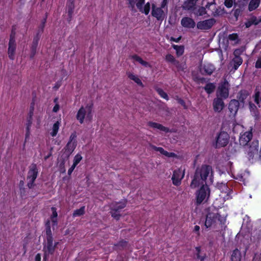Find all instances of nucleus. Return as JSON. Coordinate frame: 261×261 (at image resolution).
I'll return each mask as SVG.
<instances>
[{
    "label": "nucleus",
    "mask_w": 261,
    "mask_h": 261,
    "mask_svg": "<svg viewBox=\"0 0 261 261\" xmlns=\"http://www.w3.org/2000/svg\"><path fill=\"white\" fill-rule=\"evenodd\" d=\"M35 261H41V255L39 253L35 256Z\"/></svg>",
    "instance_id": "55"
},
{
    "label": "nucleus",
    "mask_w": 261,
    "mask_h": 261,
    "mask_svg": "<svg viewBox=\"0 0 261 261\" xmlns=\"http://www.w3.org/2000/svg\"><path fill=\"white\" fill-rule=\"evenodd\" d=\"M229 84L225 79L218 86L217 91V97L226 99L229 95Z\"/></svg>",
    "instance_id": "8"
},
{
    "label": "nucleus",
    "mask_w": 261,
    "mask_h": 261,
    "mask_svg": "<svg viewBox=\"0 0 261 261\" xmlns=\"http://www.w3.org/2000/svg\"><path fill=\"white\" fill-rule=\"evenodd\" d=\"M132 7L136 5L140 12L145 15H148L150 10V5L149 2L145 4V0H128Z\"/></svg>",
    "instance_id": "7"
},
{
    "label": "nucleus",
    "mask_w": 261,
    "mask_h": 261,
    "mask_svg": "<svg viewBox=\"0 0 261 261\" xmlns=\"http://www.w3.org/2000/svg\"><path fill=\"white\" fill-rule=\"evenodd\" d=\"M52 214L50 216V221L52 223L53 228L54 229L55 227L57 225V213L56 209L55 207H51V208Z\"/></svg>",
    "instance_id": "26"
},
{
    "label": "nucleus",
    "mask_w": 261,
    "mask_h": 261,
    "mask_svg": "<svg viewBox=\"0 0 261 261\" xmlns=\"http://www.w3.org/2000/svg\"><path fill=\"white\" fill-rule=\"evenodd\" d=\"M251 22L254 25H257L261 23V17H256L255 16H252L250 17Z\"/></svg>",
    "instance_id": "42"
},
{
    "label": "nucleus",
    "mask_w": 261,
    "mask_h": 261,
    "mask_svg": "<svg viewBox=\"0 0 261 261\" xmlns=\"http://www.w3.org/2000/svg\"><path fill=\"white\" fill-rule=\"evenodd\" d=\"M181 24L184 28L191 29L194 28L196 24L192 18L188 17H185L181 20Z\"/></svg>",
    "instance_id": "21"
},
{
    "label": "nucleus",
    "mask_w": 261,
    "mask_h": 261,
    "mask_svg": "<svg viewBox=\"0 0 261 261\" xmlns=\"http://www.w3.org/2000/svg\"><path fill=\"white\" fill-rule=\"evenodd\" d=\"M38 174V169L36 165H32L28 172L27 180L28 186L31 188L33 187V182Z\"/></svg>",
    "instance_id": "10"
},
{
    "label": "nucleus",
    "mask_w": 261,
    "mask_h": 261,
    "mask_svg": "<svg viewBox=\"0 0 261 261\" xmlns=\"http://www.w3.org/2000/svg\"><path fill=\"white\" fill-rule=\"evenodd\" d=\"M237 66H235V70H237Z\"/></svg>",
    "instance_id": "59"
},
{
    "label": "nucleus",
    "mask_w": 261,
    "mask_h": 261,
    "mask_svg": "<svg viewBox=\"0 0 261 261\" xmlns=\"http://www.w3.org/2000/svg\"><path fill=\"white\" fill-rule=\"evenodd\" d=\"M43 27H44V24H43L41 26V27L40 28V29L39 30V32L37 33V35L33 39V41L32 44L31 46V48L32 57H33L36 53L37 45H38V42H39V40L40 37V34L43 31Z\"/></svg>",
    "instance_id": "17"
},
{
    "label": "nucleus",
    "mask_w": 261,
    "mask_h": 261,
    "mask_svg": "<svg viewBox=\"0 0 261 261\" xmlns=\"http://www.w3.org/2000/svg\"><path fill=\"white\" fill-rule=\"evenodd\" d=\"M249 108H250V110L251 112L252 113V114L256 115V106L254 105H253L251 103H249Z\"/></svg>",
    "instance_id": "46"
},
{
    "label": "nucleus",
    "mask_w": 261,
    "mask_h": 261,
    "mask_svg": "<svg viewBox=\"0 0 261 261\" xmlns=\"http://www.w3.org/2000/svg\"><path fill=\"white\" fill-rule=\"evenodd\" d=\"M84 213H85V207L83 206V207H81L80 208L75 210L73 214V216L74 217L80 216L83 215Z\"/></svg>",
    "instance_id": "37"
},
{
    "label": "nucleus",
    "mask_w": 261,
    "mask_h": 261,
    "mask_svg": "<svg viewBox=\"0 0 261 261\" xmlns=\"http://www.w3.org/2000/svg\"><path fill=\"white\" fill-rule=\"evenodd\" d=\"M31 135V130H25V141L29 140Z\"/></svg>",
    "instance_id": "51"
},
{
    "label": "nucleus",
    "mask_w": 261,
    "mask_h": 261,
    "mask_svg": "<svg viewBox=\"0 0 261 261\" xmlns=\"http://www.w3.org/2000/svg\"><path fill=\"white\" fill-rule=\"evenodd\" d=\"M196 16H202L206 13L205 9L204 7H200L194 12Z\"/></svg>",
    "instance_id": "40"
},
{
    "label": "nucleus",
    "mask_w": 261,
    "mask_h": 261,
    "mask_svg": "<svg viewBox=\"0 0 261 261\" xmlns=\"http://www.w3.org/2000/svg\"><path fill=\"white\" fill-rule=\"evenodd\" d=\"M60 124V123L59 121H57L56 123L54 124L52 128V130L50 133V135H51V136L55 137L56 136L58 132Z\"/></svg>",
    "instance_id": "34"
},
{
    "label": "nucleus",
    "mask_w": 261,
    "mask_h": 261,
    "mask_svg": "<svg viewBox=\"0 0 261 261\" xmlns=\"http://www.w3.org/2000/svg\"><path fill=\"white\" fill-rule=\"evenodd\" d=\"M229 140V135L225 132H221L216 138L215 146L216 147H224L228 144Z\"/></svg>",
    "instance_id": "9"
},
{
    "label": "nucleus",
    "mask_w": 261,
    "mask_h": 261,
    "mask_svg": "<svg viewBox=\"0 0 261 261\" xmlns=\"http://www.w3.org/2000/svg\"><path fill=\"white\" fill-rule=\"evenodd\" d=\"M258 147V143L257 141L253 142L249 147H247V151L249 161L253 162L254 159H258L261 162V147L258 156L257 155Z\"/></svg>",
    "instance_id": "6"
},
{
    "label": "nucleus",
    "mask_w": 261,
    "mask_h": 261,
    "mask_svg": "<svg viewBox=\"0 0 261 261\" xmlns=\"http://www.w3.org/2000/svg\"><path fill=\"white\" fill-rule=\"evenodd\" d=\"M216 88V85L214 83H208L204 87V90L208 94H211L214 92Z\"/></svg>",
    "instance_id": "32"
},
{
    "label": "nucleus",
    "mask_w": 261,
    "mask_h": 261,
    "mask_svg": "<svg viewBox=\"0 0 261 261\" xmlns=\"http://www.w3.org/2000/svg\"><path fill=\"white\" fill-rule=\"evenodd\" d=\"M54 102L56 103L55 106L54 107L53 111L54 112H57L60 109V106L58 103V98H55L54 100Z\"/></svg>",
    "instance_id": "47"
},
{
    "label": "nucleus",
    "mask_w": 261,
    "mask_h": 261,
    "mask_svg": "<svg viewBox=\"0 0 261 261\" xmlns=\"http://www.w3.org/2000/svg\"><path fill=\"white\" fill-rule=\"evenodd\" d=\"M152 148L154 150L160 152L161 154H162L163 155H164L166 156H167L169 158H172V157H174L175 156V154L174 153L168 152L167 151L165 150L162 147H158L156 146H152Z\"/></svg>",
    "instance_id": "24"
},
{
    "label": "nucleus",
    "mask_w": 261,
    "mask_h": 261,
    "mask_svg": "<svg viewBox=\"0 0 261 261\" xmlns=\"http://www.w3.org/2000/svg\"><path fill=\"white\" fill-rule=\"evenodd\" d=\"M156 91L161 97L167 100H168V95L162 89L158 88L156 89Z\"/></svg>",
    "instance_id": "41"
},
{
    "label": "nucleus",
    "mask_w": 261,
    "mask_h": 261,
    "mask_svg": "<svg viewBox=\"0 0 261 261\" xmlns=\"http://www.w3.org/2000/svg\"><path fill=\"white\" fill-rule=\"evenodd\" d=\"M259 92L258 91H256L254 96V101L257 105H259Z\"/></svg>",
    "instance_id": "48"
},
{
    "label": "nucleus",
    "mask_w": 261,
    "mask_h": 261,
    "mask_svg": "<svg viewBox=\"0 0 261 261\" xmlns=\"http://www.w3.org/2000/svg\"><path fill=\"white\" fill-rule=\"evenodd\" d=\"M214 5V3H208L206 6V8L208 9L211 6H213Z\"/></svg>",
    "instance_id": "56"
},
{
    "label": "nucleus",
    "mask_w": 261,
    "mask_h": 261,
    "mask_svg": "<svg viewBox=\"0 0 261 261\" xmlns=\"http://www.w3.org/2000/svg\"><path fill=\"white\" fill-rule=\"evenodd\" d=\"M259 65V66H260L261 65V59H259L257 62H256V65Z\"/></svg>",
    "instance_id": "57"
},
{
    "label": "nucleus",
    "mask_w": 261,
    "mask_h": 261,
    "mask_svg": "<svg viewBox=\"0 0 261 261\" xmlns=\"http://www.w3.org/2000/svg\"><path fill=\"white\" fill-rule=\"evenodd\" d=\"M47 228L46 231V240L44 242V260H45L47 257L52 254L54 251L57 245L58 244L57 242H53V239L51 236V230L50 228V222L48 221L46 223Z\"/></svg>",
    "instance_id": "3"
},
{
    "label": "nucleus",
    "mask_w": 261,
    "mask_h": 261,
    "mask_svg": "<svg viewBox=\"0 0 261 261\" xmlns=\"http://www.w3.org/2000/svg\"><path fill=\"white\" fill-rule=\"evenodd\" d=\"M196 257H197V258L199 259L200 261H203L205 257H206V255L205 254H203V255H201L200 254V247H196Z\"/></svg>",
    "instance_id": "38"
},
{
    "label": "nucleus",
    "mask_w": 261,
    "mask_h": 261,
    "mask_svg": "<svg viewBox=\"0 0 261 261\" xmlns=\"http://www.w3.org/2000/svg\"><path fill=\"white\" fill-rule=\"evenodd\" d=\"M166 60L170 63H175V62L174 57L172 55L170 54L166 55Z\"/></svg>",
    "instance_id": "44"
},
{
    "label": "nucleus",
    "mask_w": 261,
    "mask_h": 261,
    "mask_svg": "<svg viewBox=\"0 0 261 261\" xmlns=\"http://www.w3.org/2000/svg\"><path fill=\"white\" fill-rule=\"evenodd\" d=\"M228 38L230 40L237 41L238 39V36L236 34H232L229 35Z\"/></svg>",
    "instance_id": "49"
},
{
    "label": "nucleus",
    "mask_w": 261,
    "mask_h": 261,
    "mask_svg": "<svg viewBox=\"0 0 261 261\" xmlns=\"http://www.w3.org/2000/svg\"><path fill=\"white\" fill-rule=\"evenodd\" d=\"M242 50L240 49H236L234 51L233 58L231 64L232 65H241L243 63V59L240 57V55L242 54Z\"/></svg>",
    "instance_id": "19"
},
{
    "label": "nucleus",
    "mask_w": 261,
    "mask_h": 261,
    "mask_svg": "<svg viewBox=\"0 0 261 261\" xmlns=\"http://www.w3.org/2000/svg\"><path fill=\"white\" fill-rule=\"evenodd\" d=\"M68 12L69 15H71L73 13V11L74 8V2L68 0Z\"/></svg>",
    "instance_id": "36"
},
{
    "label": "nucleus",
    "mask_w": 261,
    "mask_h": 261,
    "mask_svg": "<svg viewBox=\"0 0 261 261\" xmlns=\"http://www.w3.org/2000/svg\"><path fill=\"white\" fill-rule=\"evenodd\" d=\"M76 135L75 133L71 134L69 138V140L65 147V150L69 155L74 151L76 146Z\"/></svg>",
    "instance_id": "11"
},
{
    "label": "nucleus",
    "mask_w": 261,
    "mask_h": 261,
    "mask_svg": "<svg viewBox=\"0 0 261 261\" xmlns=\"http://www.w3.org/2000/svg\"><path fill=\"white\" fill-rule=\"evenodd\" d=\"M217 187L219 190H220L221 192V194H220V196L224 199V200L228 199L229 198V196L228 195V193L229 192V189L227 187V186L224 183H220L217 184Z\"/></svg>",
    "instance_id": "18"
},
{
    "label": "nucleus",
    "mask_w": 261,
    "mask_h": 261,
    "mask_svg": "<svg viewBox=\"0 0 261 261\" xmlns=\"http://www.w3.org/2000/svg\"><path fill=\"white\" fill-rule=\"evenodd\" d=\"M128 77L134 82H135L138 86H141V87H144V85L143 84L141 80L140 79V78L136 74L131 73V72H128L127 73Z\"/></svg>",
    "instance_id": "25"
},
{
    "label": "nucleus",
    "mask_w": 261,
    "mask_h": 261,
    "mask_svg": "<svg viewBox=\"0 0 261 261\" xmlns=\"http://www.w3.org/2000/svg\"><path fill=\"white\" fill-rule=\"evenodd\" d=\"M223 98L217 97L213 101V108L215 112H221L224 107V103L222 100Z\"/></svg>",
    "instance_id": "20"
},
{
    "label": "nucleus",
    "mask_w": 261,
    "mask_h": 261,
    "mask_svg": "<svg viewBox=\"0 0 261 261\" xmlns=\"http://www.w3.org/2000/svg\"><path fill=\"white\" fill-rule=\"evenodd\" d=\"M125 205L126 202L125 201L120 202L113 205L112 207V216L114 218L118 219L120 216L119 214L118 213V211L120 210L123 208Z\"/></svg>",
    "instance_id": "14"
},
{
    "label": "nucleus",
    "mask_w": 261,
    "mask_h": 261,
    "mask_svg": "<svg viewBox=\"0 0 261 261\" xmlns=\"http://www.w3.org/2000/svg\"><path fill=\"white\" fill-rule=\"evenodd\" d=\"M253 23H252V22H251V18H250V19L248 20V21H247L246 23H245V25H246V28H249L250 27L251 25H253L252 24Z\"/></svg>",
    "instance_id": "53"
},
{
    "label": "nucleus",
    "mask_w": 261,
    "mask_h": 261,
    "mask_svg": "<svg viewBox=\"0 0 261 261\" xmlns=\"http://www.w3.org/2000/svg\"><path fill=\"white\" fill-rule=\"evenodd\" d=\"M260 4V0H251L249 3L248 9L250 11L256 9Z\"/></svg>",
    "instance_id": "29"
},
{
    "label": "nucleus",
    "mask_w": 261,
    "mask_h": 261,
    "mask_svg": "<svg viewBox=\"0 0 261 261\" xmlns=\"http://www.w3.org/2000/svg\"><path fill=\"white\" fill-rule=\"evenodd\" d=\"M148 125L151 127L157 128L163 132H167L168 131V129L167 128L162 126L160 124L155 122H149L148 123Z\"/></svg>",
    "instance_id": "28"
},
{
    "label": "nucleus",
    "mask_w": 261,
    "mask_h": 261,
    "mask_svg": "<svg viewBox=\"0 0 261 261\" xmlns=\"http://www.w3.org/2000/svg\"><path fill=\"white\" fill-rule=\"evenodd\" d=\"M215 23L213 18L199 21L197 24V27L200 30H208L210 29Z\"/></svg>",
    "instance_id": "13"
},
{
    "label": "nucleus",
    "mask_w": 261,
    "mask_h": 261,
    "mask_svg": "<svg viewBox=\"0 0 261 261\" xmlns=\"http://www.w3.org/2000/svg\"><path fill=\"white\" fill-rule=\"evenodd\" d=\"M199 230H200V227L199 226L196 225V226H194V231L196 232H197V233L198 234H199Z\"/></svg>",
    "instance_id": "54"
},
{
    "label": "nucleus",
    "mask_w": 261,
    "mask_h": 261,
    "mask_svg": "<svg viewBox=\"0 0 261 261\" xmlns=\"http://www.w3.org/2000/svg\"><path fill=\"white\" fill-rule=\"evenodd\" d=\"M260 261H261V254H260Z\"/></svg>",
    "instance_id": "60"
},
{
    "label": "nucleus",
    "mask_w": 261,
    "mask_h": 261,
    "mask_svg": "<svg viewBox=\"0 0 261 261\" xmlns=\"http://www.w3.org/2000/svg\"><path fill=\"white\" fill-rule=\"evenodd\" d=\"M193 80L198 84H203L205 82V79L201 77L199 74L196 75L194 73H193Z\"/></svg>",
    "instance_id": "35"
},
{
    "label": "nucleus",
    "mask_w": 261,
    "mask_h": 261,
    "mask_svg": "<svg viewBox=\"0 0 261 261\" xmlns=\"http://www.w3.org/2000/svg\"><path fill=\"white\" fill-rule=\"evenodd\" d=\"M239 102L236 99L231 100L229 104L228 109L230 113L235 116L238 111Z\"/></svg>",
    "instance_id": "22"
},
{
    "label": "nucleus",
    "mask_w": 261,
    "mask_h": 261,
    "mask_svg": "<svg viewBox=\"0 0 261 261\" xmlns=\"http://www.w3.org/2000/svg\"><path fill=\"white\" fill-rule=\"evenodd\" d=\"M248 96V93L245 91H241L240 93V96L239 97V100L242 102L244 101V100Z\"/></svg>",
    "instance_id": "45"
},
{
    "label": "nucleus",
    "mask_w": 261,
    "mask_h": 261,
    "mask_svg": "<svg viewBox=\"0 0 261 261\" xmlns=\"http://www.w3.org/2000/svg\"><path fill=\"white\" fill-rule=\"evenodd\" d=\"M32 114H31L29 118L27 120V122L25 123V130H31L32 124Z\"/></svg>",
    "instance_id": "43"
},
{
    "label": "nucleus",
    "mask_w": 261,
    "mask_h": 261,
    "mask_svg": "<svg viewBox=\"0 0 261 261\" xmlns=\"http://www.w3.org/2000/svg\"><path fill=\"white\" fill-rule=\"evenodd\" d=\"M198 1V0H186L183 4L182 7L184 9L186 10L194 9Z\"/></svg>",
    "instance_id": "23"
},
{
    "label": "nucleus",
    "mask_w": 261,
    "mask_h": 261,
    "mask_svg": "<svg viewBox=\"0 0 261 261\" xmlns=\"http://www.w3.org/2000/svg\"><path fill=\"white\" fill-rule=\"evenodd\" d=\"M224 4L227 8H231L233 5V0H225Z\"/></svg>",
    "instance_id": "50"
},
{
    "label": "nucleus",
    "mask_w": 261,
    "mask_h": 261,
    "mask_svg": "<svg viewBox=\"0 0 261 261\" xmlns=\"http://www.w3.org/2000/svg\"><path fill=\"white\" fill-rule=\"evenodd\" d=\"M221 212L215 210L206 216L205 226L206 228H222L226 221V214L220 215Z\"/></svg>",
    "instance_id": "2"
},
{
    "label": "nucleus",
    "mask_w": 261,
    "mask_h": 261,
    "mask_svg": "<svg viewBox=\"0 0 261 261\" xmlns=\"http://www.w3.org/2000/svg\"><path fill=\"white\" fill-rule=\"evenodd\" d=\"M82 156L80 153L76 154L73 159V165H75V166H77V165L81 162V161L82 160Z\"/></svg>",
    "instance_id": "39"
},
{
    "label": "nucleus",
    "mask_w": 261,
    "mask_h": 261,
    "mask_svg": "<svg viewBox=\"0 0 261 261\" xmlns=\"http://www.w3.org/2000/svg\"><path fill=\"white\" fill-rule=\"evenodd\" d=\"M252 137V134L251 129L249 131L241 133L240 135L239 140L240 145L242 146L246 145L248 144V143L251 140Z\"/></svg>",
    "instance_id": "15"
},
{
    "label": "nucleus",
    "mask_w": 261,
    "mask_h": 261,
    "mask_svg": "<svg viewBox=\"0 0 261 261\" xmlns=\"http://www.w3.org/2000/svg\"><path fill=\"white\" fill-rule=\"evenodd\" d=\"M179 102L181 105H182L185 108H186L185 102L182 100H180Z\"/></svg>",
    "instance_id": "58"
},
{
    "label": "nucleus",
    "mask_w": 261,
    "mask_h": 261,
    "mask_svg": "<svg viewBox=\"0 0 261 261\" xmlns=\"http://www.w3.org/2000/svg\"><path fill=\"white\" fill-rule=\"evenodd\" d=\"M184 176V172L181 169H179L174 171L172 177L173 184L175 186H178Z\"/></svg>",
    "instance_id": "16"
},
{
    "label": "nucleus",
    "mask_w": 261,
    "mask_h": 261,
    "mask_svg": "<svg viewBox=\"0 0 261 261\" xmlns=\"http://www.w3.org/2000/svg\"><path fill=\"white\" fill-rule=\"evenodd\" d=\"M167 4V0H163L160 7L156 6L153 4L151 11L152 16L156 18L158 20L163 21L166 17L168 12Z\"/></svg>",
    "instance_id": "5"
},
{
    "label": "nucleus",
    "mask_w": 261,
    "mask_h": 261,
    "mask_svg": "<svg viewBox=\"0 0 261 261\" xmlns=\"http://www.w3.org/2000/svg\"><path fill=\"white\" fill-rule=\"evenodd\" d=\"M214 66H201L200 72L204 74L211 75L214 71Z\"/></svg>",
    "instance_id": "27"
},
{
    "label": "nucleus",
    "mask_w": 261,
    "mask_h": 261,
    "mask_svg": "<svg viewBox=\"0 0 261 261\" xmlns=\"http://www.w3.org/2000/svg\"><path fill=\"white\" fill-rule=\"evenodd\" d=\"M16 48V44L14 37L11 35L9 42V46L8 49V54L10 59L13 60L15 57Z\"/></svg>",
    "instance_id": "12"
},
{
    "label": "nucleus",
    "mask_w": 261,
    "mask_h": 261,
    "mask_svg": "<svg viewBox=\"0 0 261 261\" xmlns=\"http://www.w3.org/2000/svg\"><path fill=\"white\" fill-rule=\"evenodd\" d=\"M172 47L176 50V53L177 56H180L184 54V47L183 46L173 45Z\"/></svg>",
    "instance_id": "33"
},
{
    "label": "nucleus",
    "mask_w": 261,
    "mask_h": 261,
    "mask_svg": "<svg viewBox=\"0 0 261 261\" xmlns=\"http://www.w3.org/2000/svg\"><path fill=\"white\" fill-rule=\"evenodd\" d=\"M213 171L210 166L203 165L196 170L191 187L195 188L201 186L196 194L197 203L200 204L207 200L210 194L207 184L213 182Z\"/></svg>",
    "instance_id": "1"
},
{
    "label": "nucleus",
    "mask_w": 261,
    "mask_h": 261,
    "mask_svg": "<svg viewBox=\"0 0 261 261\" xmlns=\"http://www.w3.org/2000/svg\"><path fill=\"white\" fill-rule=\"evenodd\" d=\"M130 59L134 62V64H140L142 65H145L146 63L140 57L137 55H134L130 57Z\"/></svg>",
    "instance_id": "31"
},
{
    "label": "nucleus",
    "mask_w": 261,
    "mask_h": 261,
    "mask_svg": "<svg viewBox=\"0 0 261 261\" xmlns=\"http://www.w3.org/2000/svg\"><path fill=\"white\" fill-rule=\"evenodd\" d=\"M75 167L76 166L75 165L72 164V165L71 166V167L68 169V174L69 175H70L72 173V172H73V171L75 169Z\"/></svg>",
    "instance_id": "52"
},
{
    "label": "nucleus",
    "mask_w": 261,
    "mask_h": 261,
    "mask_svg": "<svg viewBox=\"0 0 261 261\" xmlns=\"http://www.w3.org/2000/svg\"><path fill=\"white\" fill-rule=\"evenodd\" d=\"M241 255L238 249L234 250L231 254V261H241Z\"/></svg>",
    "instance_id": "30"
},
{
    "label": "nucleus",
    "mask_w": 261,
    "mask_h": 261,
    "mask_svg": "<svg viewBox=\"0 0 261 261\" xmlns=\"http://www.w3.org/2000/svg\"><path fill=\"white\" fill-rule=\"evenodd\" d=\"M93 116V107L91 105H87L82 107L78 111L76 117L79 122L82 124L84 122H90Z\"/></svg>",
    "instance_id": "4"
}]
</instances>
